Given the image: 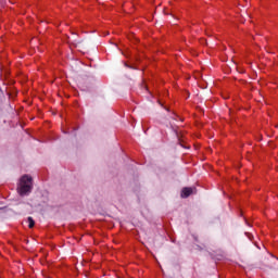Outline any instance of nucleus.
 Listing matches in <instances>:
<instances>
[{
	"mask_svg": "<svg viewBox=\"0 0 278 278\" xmlns=\"http://www.w3.org/2000/svg\"><path fill=\"white\" fill-rule=\"evenodd\" d=\"M31 177L28 175H24L21 177L18 186H17V192L20 197H26V194H29L31 192L33 188Z\"/></svg>",
	"mask_w": 278,
	"mask_h": 278,
	"instance_id": "1",
	"label": "nucleus"
},
{
	"mask_svg": "<svg viewBox=\"0 0 278 278\" xmlns=\"http://www.w3.org/2000/svg\"><path fill=\"white\" fill-rule=\"evenodd\" d=\"M194 188H190V187H186L181 190V198L182 199H188V197H190V194H194Z\"/></svg>",
	"mask_w": 278,
	"mask_h": 278,
	"instance_id": "2",
	"label": "nucleus"
},
{
	"mask_svg": "<svg viewBox=\"0 0 278 278\" xmlns=\"http://www.w3.org/2000/svg\"><path fill=\"white\" fill-rule=\"evenodd\" d=\"M34 225H36V222H34V218L28 217V227H29V229L34 228Z\"/></svg>",
	"mask_w": 278,
	"mask_h": 278,
	"instance_id": "3",
	"label": "nucleus"
}]
</instances>
